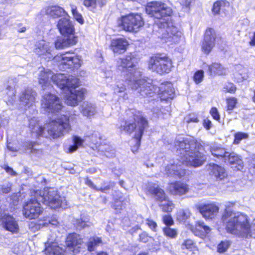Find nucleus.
<instances>
[{
	"mask_svg": "<svg viewBox=\"0 0 255 255\" xmlns=\"http://www.w3.org/2000/svg\"><path fill=\"white\" fill-rule=\"evenodd\" d=\"M231 245L229 241H222L217 247V251L220 253H224L227 251Z\"/></svg>",
	"mask_w": 255,
	"mask_h": 255,
	"instance_id": "48",
	"label": "nucleus"
},
{
	"mask_svg": "<svg viewBox=\"0 0 255 255\" xmlns=\"http://www.w3.org/2000/svg\"><path fill=\"white\" fill-rule=\"evenodd\" d=\"M126 89L125 85L121 83H117L113 87L114 92L117 94L124 92Z\"/></svg>",
	"mask_w": 255,
	"mask_h": 255,
	"instance_id": "50",
	"label": "nucleus"
},
{
	"mask_svg": "<svg viewBox=\"0 0 255 255\" xmlns=\"http://www.w3.org/2000/svg\"><path fill=\"white\" fill-rule=\"evenodd\" d=\"M249 137V135L247 133L243 132H238L234 134V143L235 144H239L240 141L244 139H247Z\"/></svg>",
	"mask_w": 255,
	"mask_h": 255,
	"instance_id": "46",
	"label": "nucleus"
},
{
	"mask_svg": "<svg viewBox=\"0 0 255 255\" xmlns=\"http://www.w3.org/2000/svg\"><path fill=\"white\" fill-rule=\"evenodd\" d=\"M198 209L202 216L207 219H212L218 214L219 208L214 203L201 204Z\"/></svg>",
	"mask_w": 255,
	"mask_h": 255,
	"instance_id": "19",
	"label": "nucleus"
},
{
	"mask_svg": "<svg viewBox=\"0 0 255 255\" xmlns=\"http://www.w3.org/2000/svg\"><path fill=\"white\" fill-rule=\"evenodd\" d=\"M40 202L53 209L65 208L67 206L65 198L60 196L56 190L45 188L42 191L34 190L31 192V198L23 206V215L29 219L37 218L43 211Z\"/></svg>",
	"mask_w": 255,
	"mask_h": 255,
	"instance_id": "2",
	"label": "nucleus"
},
{
	"mask_svg": "<svg viewBox=\"0 0 255 255\" xmlns=\"http://www.w3.org/2000/svg\"><path fill=\"white\" fill-rule=\"evenodd\" d=\"M23 146L25 150H30L31 153H35L38 155L41 154L43 152L41 149L36 148L35 142H26L24 143Z\"/></svg>",
	"mask_w": 255,
	"mask_h": 255,
	"instance_id": "38",
	"label": "nucleus"
},
{
	"mask_svg": "<svg viewBox=\"0 0 255 255\" xmlns=\"http://www.w3.org/2000/svg\"><path fill=\"white\" fill-rule=\"evenodd\" d=\"M77 42L76 37L72 36H65L64 37H58L54 42L55 48L57 49H62L75 45Z\"/></svg>",
	"mask_w": 255,
	"mask_h": 255,
	"instance_id": "24",
	"label": "nucleus"
},
{
	"mask_svg": "<svg viewBox=\"0 0 255 255\" xmlns=\"http://www.w3.org/2000/svg\"><path fill=\"white\" fill-rule=\"evenodd\" d=\"M227 110L230 113L237 104V99L235 97H230L226 99Z\"/></svg>",
	"mask_w": 255,
	"mask_h": 255,
	"instance_id": "45",
	"label": "nucleus"
},
{
	"mask_svg": "<svg viewBox=\"0 0 255 255\" xmlns=\"http://www.w3.org/2000/svg\"><path fill=\"white\" fill-rule=\"evenodd\" d=\"M163 232L165 236L171 239L175 238L178 234L177 231L176 229L168 227L164 228Z\"/></svg>",
	"mask_w": 255,
	"mask_h": 255,
	"instance_id": "43",
	"label": "nucleus"
},
{
	"mask_svg": "<svg viewBox=\"0 0 255 255\" xmlns=\"http://www.w3.org/2000/svg\"><path fill=\"white\" fill-rule=\"evenodd\" d=\"M44 253L46 255H62L65 253V250L60 247L57 243L53 242L49 239L45 243Z\"/></svg>",
	"mask_w": 255,
	"mask_h": 255,
	"instance_id": "23",
	"label": "nucleus"
},
{
	"mask_svg": "<svg viewBox=\"0 0 255 255\" xmlns=\"http://www.w3.org/2000/svg\"><path fill=\"white\" fill-rule=\"evenodd\" d=\"M144 21L141 15L138 13H130L119 18L118 26L123 30L136 32L144 25Z\"/></svg>",
	"mask_w": 255,
	"mask_h": 255,
	"instance_id": "10",
	"label": "nucleus"
},
{
	"mask_svg": "<svg viewBox=\"0 0 255 255\" xmlns=\"http://www.w3.org/2000/svg\"><path fill=\"white\" fill-rule=\"evenodd\" d=\"M210 114L215 120L219 121L220 117L217 108H212L210 110Z\"/></svg>",
	"mask_w": 255,
	"mask_h": 255,
	"instance_id": "54",
	"label": "nucleus"
},
{
	"mask_svg": "<svg viewBox=\"0 0 255 255\" xmlns=\"http://www.w3.org/2000/svg\"><path fill=\"white\" fill-rule=\"evenodd\" d=\"M211 152L213 156L227 162L229 152L226 151L225 148L219 145H215L211 148Z\"/></svg>",
	"mask_w": 255,
	"mask_h": 255,
	"instance_id": "35",
	"label": "nucleus"
},
{
	"mask_svg": "<svg viewBox=\"0 0 255 255\" xmlns=\"http://www.w3.org/2000/svg\"><path fill=\"white\" fill-rule=\"evenodd\" d=\"M145 10L151 16L157 19L156 21L161 28H166V33L163 32L162 38L165 41L178 42L182 34L177 28L169 26V17L172 13V9L166 4L158 1H152L147 3Z\"/></svg>",
	"mask_w": 255,
	"mask_h": 255,
	"instance_id": "3",
	"label": "nucleus"
},
{
	"mask_svg": "<svg viewBox=\"0 0 255 255\" xmlns=\"http://www.w3.org/2000/svg\"><path fill=\"white\" fill-rule=\"evenodd\" d=\"M77 227L80 229L84 228L87 226V221H83L82 220H78L77 221Z\"/></svg>",
	"mask_w": 255,
	"mask_h": 255,
	"instance_id": "57",
	"label": "nucleus"
},
{
	"mask_svg": "<svg viewBox=\"0 0 255 255\" xmlns=\"http://www.w3.org/2000/svg\"><path fill=\"white\" fill-rule=\"evenodd\" d=\"M37 94L31 88L27 87L22 89L19 94L20 105L25 109L33 106L36 102Z\"/></svg>",
	"mask_w": 255,
	"mask_h": 255,
	"instance_id": "14",
	"label": "nucleus"
},
{
	"mask_svg": "<svg viewBox=\"0 0 255 255\" xmlns=\"http://www.w3.org/2000/svg\"><path fill=\"white\" fill-rule=\"evenodd\" d=\"M222 220L228 233L238 237L255 238V219L250 224L247 215L227 210L224 213Z\"/></svg>",
	"mask_w": 255,
	"mask_h": 255,
	"instance_id": "4",
	"label": "nucleus"
},
{
	"mask_svg": "<svg viewBox=\"0 0 255 255\" xmlns=\"http://www.w3.org/2000/svg\"><path fill=\"white\" fill-rule=\"evenodd\" d=\"M54 60L57 62V64L61 69L78 68L81 64L80 57L78 55H72L68 53L57 55L54 57Z\"/></svg>",
	"mask_w": 255,
	"mask_h": 255,
	"instance_id": "12",
	"label": "nucleus"
},
{
	"mask_svg": "<svg viewBox=\"0 0 255 255\" xmlns=\"http://www.w3.org/2000/svg\"><path fill=\"white\" fill-rule=\"evenodd\" d=\"M204 78V72L202 70L197 71L194 75V81L196 84L200 83L203 81Z\"/></svg>",
	"mask_w": 255,
	"mask_h": 255,
	"instance_id": "49",
	"label": "nucleus"
},
{
	"mask_svg": "<svg viewBox=\"0 0 255 255\" xmlns=\"http://www.w3.org/2000/svg\"><path fill=\"white\" fill-rule=\"evenodd\" d=\"M29 128L36 137L49 136L55 138L67 133L70 130L71 126L69 117L62 115L51 120L44 128L39 125L36 118H33L29 121Z\"/></svg>",
	"mask_w": 255,
	"mask_h": 255,
	"instance_id": "5",
	"label": "nucleus"
},
{
	"mask_svg": "<svg viewBox=\"0 0 255 255\" xmlns=\"http://www.w3.org/2000/svg\"><path fill=\"white\" fill-rule=\"evenodd\" d=\"M74 144L70 146L68 148L67 152L72 153L75 151L78 148L79 146L82 145L84 142V140L81 139L80 137L75 136L73 138Z\"/></svg>",
	"mask_w": 255,
	"mask_h": 255,
	"instance_id": "39",
	"label": "nucleus"
},
{
	"mask_svg": "<svg viewBox=\"0 0 255 255\" xmlns=\"http://www.w3.org/2000/svg\"><path fill=\"white\" fill-rule=\"evenodd\" d=\"M99 150L108 157H113L115 155L114 150L109 145H101L100 146Z\"/></svg>",
	"mask_w": 255,
	"mask_h": 255,
	"instance_id": "42",
	"label": "nucleus"
},
{
	"mask_svg": "<svg viewBox=\"0 0 255 255\" xmlns=\"http://www.w3.org/2000/svg\"><path fill=\"white\" fill-rule=\"evenodd\" d=\"M81 113L83 116L90 118L97 112L95 106L89 102H84L80 107Z\"/></svg>",
	"mask_w": 255,
	"mask_h": 255,
	"instance_id": "28",
	"label": "nucleus"
},
{
	"mask_svg": "<svg viewBox=\"0 0 255 255\" xmlns=\"http://www.w3.org/2000/svg\"><path fill=\"white\" fill-rule=\"evenodd\" d=\"M86 184L88 185L89 187L93 188V189H96L97 190H101L103 192H104L105 190H108L110 189V186H108L106 187H105L104 188H100V189H97L96 188V186L94 185V184H93V183L90 180H89V179H87L86 180Z\"/></svg>",
	"mask_w": 255,
	"mask_h": 255,
	"instance_id": "52",
	"label": "nucleus"
},
{
	"mask_svg": "<svg viewBox=\"0 0 255 255\" xmlns=\"http://www.w3.org/2000/svg\"><path fill=\"white\" fill-rule=\"evenodd\" d=\"M10 189L11 185L9 183H7L5 185H2L1 187L2 192L4 193H7L9 192Z\"/></svg>",
	"mask_w": 255,
	"mask_h": 255,
	"instance_id": "56",
	"label": "nucleus"
},
{
	"mask_svg": "<svg viewBox=\"0 0 255 255\" xmlns=\"http://www.w3.org/2000/svg\"><path fill=\"white\" fill-rule=\"evenodd\" d=\"M136 58L131 54L127 55L122 58H119L117 61V68L126 77V81L130 88L137 91L140 87L139 83L141 76L140 72L136 68ZM143 79H142L143 80Z\"/></svg>",
	"mask_w": 255,
	"mask_h": 255,
	"instance_id": "7",
	"label": "nucleus"
},
{
	"mask_svg": "<svg viewBox=\"0 0 255 255\" xmlns=\"http://www.w3.org/2000/svg\"><path fill=\"white\" fill-rule=\"evenodd\" d=\"M191 230L195 235L199 236H205L211 231L210 228L201 222H198L195 228H191Z\"/></svg>",
	"mask_w": 255,
	"mask_h": 255,
	"instance_id": "32",
	"label": "nucleus"
},
{
	"mask_svg": "<svg viewBox=\"0 0 255 255\" xmlns=\"http://www.w3.org/2000/svg\"><path fill=\"white\" fill-rule=\"evenodd\" d=\"M229 6V3L226 1H217L214 3L212 10L215 13H219L220 10H226Z\"/></svg>",
	"mask_w": 255,
	"mask_h": 255,
	"instance_id": "37",
	"label": "nucleus"
},
{
	"mask_svg": "<svg viewBox=\"0 0 255 255\" xmlns=\"http://www.w3.org/2000/svg\"><path fill=\"white\" fill-rule=\"evenodd\" d=\"M163 222L167 226L172 225L174 223L173 220L170 215H165L163 217Z\"/></svg>",
	"mask_w": 255,
	"mask_h": 255,
	"instance_id": "53",
	"label": "nucleus"
},
{
	"mask_svg": "<svg viewBox=\"0 0 255 255\" xmlns=\"http://www.w3.org/2000/svg\"><path fill=\"white\" fill-rule=\"evenodd\" d=\"M234 76L237 82H241L248 78V70L241 65H237L235 67Z\"/></svg>",
	"mask_w": 255,
	"mask_h": 255,
	"instance_id": "30",
	"label": "nucleus"
},
{
	"mask_svg": "<svg viewBox=\"0 0 255 255\" xmlns=\"http://www.w3.org/2000/svg\"><path fill=\"white\" fill-rule=\"evenodd\" d=\"M180 4L183 6L185 7V8H188L190 5L191 2L192 0H179Z\"/></svg>",
	"mask_w": 255,
	"mask_h": 255,
	"instance_id": "58",
	"label": "nucleus"
},
{
	"mask_svg": "<svg viewBox=\"0 0 255 255\" xmlns=\"http://www.w3.org/2000/svg\"><path fill=\"white\" fill-rule=\"evenodd\" d=\"M146 224L152 231H156L157 227L156 222L151 220L147 219Z\"/></svg>",
	"mask_w": 255,
	"mask_h": 255,
	"instance_id": "55",
	"label": "nucleus"
},
{
	"mask_svg": "<svg viewBox=\"0 0 255 255\" xmlns=\"http://www.w3.org/2000/svg\"><path fill=\"white\" fill-rule=\"evenodd\" d=\"M215 31L211 28L207 29L201 46L202 50L204 53L208 54L211 51L215 45Z\"/></svg>",
	"mask_w": 255,
	"mask_h": 255,
	"instance_id": "18",
	"label": "nucleus"
},
{
	"mask_svg": "<svg viewBox=\"0 0 255 255\" xmlns=\"http://www.w3.org/2000/svg\"><path fill=\"white\" fill-rule=\"evenodd\" d=\"M39 71L38 82L43 90L50 89L52 87V82L60 89L67 92L65 103L68 105L75 106L83 99L85 90L76 89L79 85V80L77 78L64 74H54L43 67L39 68Z\"/></svg>",
	"mask_w": 255,
	"mask_h": 255,
	"instance_id": "1",
	"label": "nucleus"
},
{
	"mask_svg": "<svg viewBox=\"0 0 255 255\" xmlns=\"http://www.w3.org/2000/svg\"><path fill=\"white\" fill-rule=\"evenodd\" d=\"M49 224L54 226H57L59 223L55 218H52L49 221Z\"/></svg>",
	"mask_w": 255,
	"mask_h": 255,
	"instance_id": "64",
	"label": "nucleus"
},
{
	"mask_svg": "<svg viewBox=\"0 0 255 255\" xmlns=\"http://www.w3.org/2000/svg\"><path fill=\"white\" fill-rule=\"evenodd\" d=\"M41 107L47 112L54 113L61 111L63 105L57 96L48 93L42 96Z\"/></svg>",
	"mask_w": 255,
	"mask_h": 255,
	"instance_id": "13",
	"label": "nucleus"
},
{
	"mask_svg": "<svg viewBox=\"0 0 255 255\" xmlns=\"http://www.w3.org/2000/svg\"><path fill=\"white\" fill-rule=\"evenodd\" d=\"M172 67L171 60L166 56L152 57L149 61L148 68L159 74L169 73Z\"/></svg>",
	"mask_w": 255,
	"mask_h": 255,
	"instance_id": "11",
	"label": "nucleus"
},
{
	"mask_svg": "<svg viewBox=\"0 0 255 255\" xmlns=\"http://www.w3.org/2000/svg\"><path fill=\"white\" fill-rule=\"evenodd\" d=\"M60 33L65 36H74V25L70 21L69 16L67 14L66 16L59 19L57 25Z\"/></svg>",
	"mask_w": 255,
	"mask_h": 255,
	"instance_id": "17",
	"label": "nucleus"
},
{
	"mask_svg": "<svg viewBox=\"0 0 255 255\" xmlns=\"http://www.w3.org/2000/svg\"><path fill=\"white\" fill-rule=\"evenodd\" d=\"M208 68V72L211 76L213 75H223L227 73V70L219 63H213L211 65L206 66Z\"/></svg>",
	"mask_w": 255,
	"mask_h": 255,
	"instance_id": "31",
	"label": "nucleus"
},
{
	"mask_svg": "<svg viewBox=\"0 0 255 255\" xmlns=\"http://www.w3.org/2000/svg\"><path fill=\"white\" fill-rule=\"evenodd\" d=\"M4 169H5L6 172H7L8 173H9V174H10L11 175H15V172L13 170V169L11 168H10L8 166H5Z\"/></svg>",
	"mask_w": 255,
	"mask_h": 255,
	"instance_id": "63",
	"label": "nucleus"
},
{
	"mask_svg": "<svg viewBox=\"0 0 255 255\" xmlns=\"http://www.w3.org/2000/svg\"><path fill=\"white\" fill-rule=\"evenodd\" d=\"M127 115L129 118L123 122L119 128L122 131L129 133L135 130L134 139L136 145L138 147L143 130L147 126V122L138 111L130 110L128 111Z\"/></svg>",
	"mask_w": 255,
	"mask_h": 255,
	"instance_id": "8",
	"label": "nucleus"
},
{
	"mask_svg": "<svg viewBox=\"0 0 255 255\" xmlns=\"http://www.w3.org/2000/svg\"><path fill=\"white\" fill-rule=\"evenodd\" d=\"M44 12L48 15L57 18L60 16H66L67 13L61 7L58 5L48 6L44 9Z\"/></svg>",
	"mask_w": 255,
	"mask_h": 255,
	"instance_id": "27",
	"label": "nucleus"
},
{
	"mask_svg": "<svg viewBox=\"0 0 255 255\" xmlns=\"http://www.w3.org/2000/svg\"><path fill=\"white\" fill-rule=\"evenodd\" d=\"M164 174L168 176H177L178 177L183 176L185 174V171L182 169L180 166L170 164L166 165L164 167Z\"/></svg>",
	"mask_w": 255,
	"mask_h": 255,
	"instance_id": "25",
	"label": "nucleus"
},
{
	"mask_svg": "<svg viewBox=\"0 0 255 255\" xmlns=\"http://www.w3.org/2000/svg\"><path fill=\"white\" fill-rule=\"evenodd\" d=\"M209 170L210 174L213 175L217 180H222L227 175L224 168L217 164H210Z\"/></svg>",
	"mask_w": 255,
	"mask_h": 255,
	"instance_id": "26",
	"label": "nucleus"
},
{
	"mask_svg": "<svg viewBox=\"0 0 255 255\" xmlns=\"http://www.w3.org/2000/svg\"><path fill=\"white\" fill-rule=\"evenodd\" d=\"M191 216V213L188 209L180 210L177 214V219L180 222H185Z\"/></svg>",
	"mask_w": 255,
	"mask_h": 255,
	"instance_id": "41",
	"label": "nucleus"
},
{
	"mask_svg": "<svg viewBox=\"0 0 255 255\" xmlns=\"http://www.w3.org/2000/svg\"><path fill=\"white\" fill-rule=\"evenodd\" d=\"M204 126L207 129H209L212 126L211 122L208 119L204 120Z\"/></svg>",
	"mask_w": 255,
	"mask_h": 255,
	"instance_id": "60",
	"label": "nucleus"
},
{
	"mask_svg": "<svg viewBox=\"0 0 255 255\" xmlns=\"http://www.w3.org/2000/svg\"><path fill=\"white\" fill-rule=\"evenodd\" d=\"M250 171L255 175V160H253L250 165Z\"/></svg>",
	"mask_w": 255,
	"mask_h": 255,
	"instance_id": "61",
	"label": "nucleus"
},
{
	"mask_svg": "<svg viewBox=\"0 0 255 255\" xmlns=\"http://www.w3.org/2000/svg\"><path fill=\"white\" fill-rule=\"evenodd\" d=\"M159 193L162 195V196L160 198L161 199V201L159 203V207L163 212H171L174 208V205L172 202L168 199L165 193H163L160 190L159 191Z\"/></svg>",
	"mask_w": 255,
	"mask_h": 255,
	"instance_id": "29",
	"label": "nucleus"
},
{
	"mask_svg": "<svg viewBox=\"0 0 255 255\" xmlns=\"http://www.w3.org/2000/svg\"><path fill=\"white\" fill-rule=\"evenodd\" d=\"M107 1V0H83V3L90 10L94 11L97 6L102 8L106 5Z\"/></svg>",
	"mask_w": 255,
	"mask_h": 255,
	"instance_id": "34",
	"label": "nucleus"
},
{
	"mask_svg": "<svg viewBox=\"0 0 255 255\" xmlns=\"http://www.w3.org/2000/svg\"><path fill=\"white\" fill-rule=\"evenodd\" d=\"M140 239L141 241L145 243L148 241V237L146 234L143 233L140 235Z\"/></svg>",
	"mask_w": 255,
	"mask_h": 255,
	"instance_id": "62",
	"label": "nucleus"
},
{
	"mask_svg": "<svg viewBox=\"0 0 255 255\" xmlns=\"http://www.w3.org/2000/svg\"><path fill=\"white\" fill-rule=\"evenodd\" d=\"M101 243L102 240L101 238L97 237L91 238L87 243L88 250L89 251H94L95 248Z\"/></svg>",
	"mask_w": 255,
	"mask_h": 255,
	"instance_id": "40",
	"label": "nucleus"
},
{
	"mask_svg": "<svg viewBox=\"0 0 255 255\" xmlns=\"http://www.w3.org/2000/svg\"><path fill=\"white\" fill-rule=\"evenodd\" d=\"M139 83L140 87L137 91L142 97H152L154 94H157L162 100L173 98L174 91L170 83L161 84V87H157L152 84V80L150 79L141 80Z\"/></svg>",
	"mask_w": 255,
	"mask_h": 255,
	"instance_id": "9",
	"label": "nucleus"
},
{
	"mask_svg": "<svg viewBox=\"0 0 255 255\" xmlns=\"http://www.w3.org/2000/svg\"><path fill=\"white\" fill-rule=\"evenodd\" d=\"M160 190L162 191L163 193H164V191L161 188H159L157 186H156V187L153 186L149 188L150 192L152 194L154 195L155 198L157 201H159V203L161 201V199L160 198L162 196V195L159 193V191Z\"/></svg>",
	"mask_w": 255,
	"mask_h": 255,
	"instance_id": "47",
	"label": "nucleus"
},
{
	"mask_svg": "<svg viewBox=\"0 0 255 255\" xmlns=\"http://www.w3.org/2000/svg\"><path fill=\"white\" fill-rule=\"evenodd\" d=\"M182 250H187L190 252H192L193 254H196L198 253V250L196 246L195 243L190 239H187L183 241L181 244Z\"/></svg>",
	"mask_w": 255,
	"mask_h": 255,
	"instance_id": "36",
	"label": "nucleus"
},
{
	"mask_svg": "<svg viewBox=\"0 0 255 255\" xmlns=\"http://www.w3.org/2000/svg\"><path fill=\"white\" fill-rule=\"evenodd\" d=\"M83 243V239L80 235L76 233L70 234L66 240L67 249L70 253L77 254L80 252Z\"/></svg>",
	"mask_w": 255,
	"mask_h": 255,
	"instance_id": "15",
	"label": "nucleus"
},
{
	"mask_svg": "<svg viewBox=\"0 0 255 255\" xmlns=\"http://www.w3.org/2000/svg\"><path fill=\"white\" fill-rule=\"evenodd\" d=\"M52 50L51 44L44 40L37 41L35 45V52L39 56H43L45 59H50L53 57L52 54Z\"/></svg>",
	"mask_w": 255,
	"mask_h": 255,
	"instance_id": "16",
	"label": "nucleus"
},
{
	"mask_svg": "<svg viewBox=\"0 0 255 255\" xmlns=\"http://www.w3.org/2000/svg\"><path fill=\"white\" fill-rule=\"evenodd\" d=\"M168 190L172 195L181 196L188 192L189 188L187 184L178 181L170 183Z\"/></svg>",
	"mask_w": 255,
	"mask_h": 255,
	"instance_id": "21",
	"label": "nucleus"
},
{
	"mask_svg": "<svg viewBox=\"0 0 255 255\" xmlns=\"http://www.w3.org/2000/svg\"><path fill=\"white\" fill-rule=\"evenodd\" d=\"M175 146L181 154L182 162L187 166L198 167L206 160L205 156L200 151L201 147L190 138L179 136L175 142Z\"/></svg>",
	"mask_w": 255,
	"mask_h": 255,
	"instance_id": "6",
	"label": "nucleus"
},
{
	"mask_svg": "<svg viewBox=\"0 0 255 255\" xmlns=\"http://www.w3.org/2000/svg\"><path fill=\"white\" fill-rule=\"evenodd\" d=\"M122 203L121 201H116L114 204L115 209L117 210V212L120 209H122Z\"/></svg>",
	"mask_w": 255,
	"mask_h": 255,
	"instance_id": "59",
	"label": "nucleus"
},
{
	"mask_svg": "<svg viewBox=\"0 0 255 255\" xmlns=\"http://www.w3.org/2000/svg\"><path fill=\"white\" fill-rule=\"evenodd\" d=\"M128 45L125 38H115L112 40L110 47L114 53L123 54L127 50Z\"/></svg>",
	"mask_w": 255,
	"mask_h": 255,
	"instance_id": "22",
	"label": "nucleus"
},
{
	"mask_svg": "<svg viewBox=\"0 0 255 255\" xmlns=\"http://www.w3.org/2000/svg\"><path fill=\"white\" fill-rule=\"evenodd\" d=\"M230 164L236 165L233 167L238 170H241L243 167V162L240 157L234 152L229 153L228 154L227 160Z\"/></svg>",
	"mask_w": 255,
	"mask_h": 255,
	"instance_id": "33",
	"label": "nucleus"
},
{
	"mask_svg": "<svg viewBox=\"0 0 255 255\" xmlns=\"http://www.w3.org/2000/svg\"><path fill=\"white\" fill-rule=\"evenodd\" d=\"M2 227L12 234L18 233L19 228L17 221L11 216L4 215L1 218Z\"/></svg>",
	"mask_w": 255,
	"mask_h": 255,
	"instance_id": "20",
	"label": "nucleus"
},
{
	"mask_svg": "<svg viewBox=\"0 0 255 255\" xmlns=\"http://www.w3.org/2000/svg\"><path fill=\"white\" fill-rule=\"evenodd\" d=\"M70 7L74 18L80 23L83 24L84 20L81 14L77 11L76 6L73 4H71Z\"/></svg>",
	"mask_w": 255,
	"mask_h": 255,
	"instance_id": "44",
	"label": "nucleus"
},
{
	"mask_svg": "<svg viewBox=\"0 0 255 255\" xmlns=\"http://www.w3.org/2000/svg\"><path fill=\"white\" fill-rule=\"evenodd\" d=\"M224 89L227 92L234 93L236 91V87L233 83H229L225 85Z\"/></svg>",
	"mask_w": 255,
	"mask_h": 255,
	"instance_id": "51",
	"label": "nucleus"
}]
</instances>
